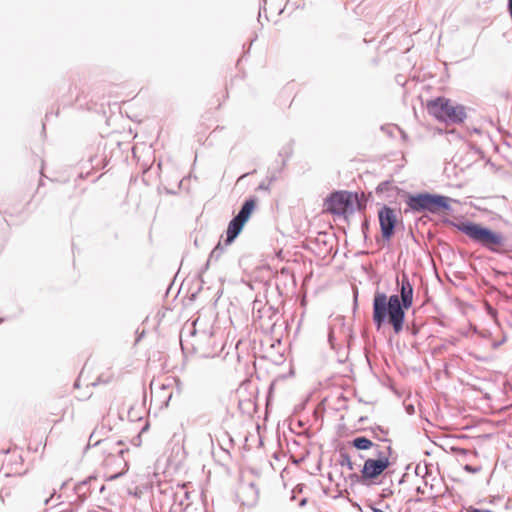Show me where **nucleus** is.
Instances as JSON below:
<instances>
[{"instance_id": "1", "label": "nucleus", "mask_w": 512, "mask_h": 512, "mask_svg": "<svg viewBox=\"0 0 512 512\" xmlns=\"http://www.w3.org/2000/svg\"><path fill=\"white\" fill-rule=\"evenodd\" d=\"M405 309L399 302L396 295H387L385 292L376 290L372 300V320L377 331L383 327L391 326L393 333L399 335L406 323Z\"/></svg>"}, {"instance_id": "2", "label": "nucleus", "mask_w": 512, "mask_h": 512, "mask_svg": "<svg viewBox=\"0 0 512 512\" xmlns=\"http://www.w3.org/2000/svg\"><path fill=\"white\" fill-rule=\"evenodd\" d=\"M399 195L403 199L406 207L404 213H423L439 215L444 212H451V202L454 201L449 196L429 192V191H418L409 192L403 189H399Z\"/></svg>"}, {"instance_id": "3", "label": "nucleus", "mask_w": 512, "mask_h": 512, "mask_svg": "<svg viewBox=\"0 0 512 512\" xmlns=\"http://www.w3.org/2000/svg\"><path fill=\"white\" fill-rule=\"evenodd\" d=\"M463 234L491 253L504 255L512 251L508 238L502 232L482 223L470 220L463 226Z\"/></svg>"}, {"instance_id": "4", "label": "nucleus", "mask_w": 512, "mask_h": 512, "mask_svg": "<svg viewBox=\"0 0 512 512\" xmlns=\"http://www.w3.org/2000/svg\"><path fill=\"white\" fill-rule=\"evenodd\" d=\"M427 113L439 122L445 124H461L467 118L464 105L444 96H438L427 101Z\"/></svg>"}, {"instance_id": "5", "label": "nucleus", "mask_w": 512, "mask_h": 512, "mask_svg": "<svg viewBox=\"0 0 512 512\" xmlns=\"http://www.w3.org/2000/svg\"><path fill=\"white\" fill-rule=\"evenodd\" d=\"M390 458L380 449L375 452V457L367 458L360 470V474L351 473L348 478L352 483L370 487L379 484L377 478L381 476L390 466Z\"/></svg>"}, {"instance_id": "6", "label": "nucleus", "mask_w": 512, "mask_h": 512, "mask_svg": "<svg viewBox=\"0 0 512 512\" xmlns=\"http://www.w3.org/2000/svg\"><path fill=\"white\" fill-rule=\"evenodd\" d=\"M380 236L375 238L377 244L381 242L389 243L396 234L399 225L403 226V221L398 217L394 208L387 204H383L377 212Z\"/></svg>"}, {"instance_id": "7", "label": "nucleus", "mask_w": 512, "mask_h": 512, "mask_svg": "<svg viewBox=\"0 0 512 512\" xmlns=\"http://www.w3.org/2000/svg\"><path fill=\"white\" fill-rule=\"evenodd\" d=\"M351 191L333 190L323 201L324 211L330 215L340 217L346 222L349 220L348 210L352 209L350 201Z\"/></svg>"}, {"instance_id": "8", "label": "nucleus", "mask_w": 512, "mask_h": 512, "mask_svg": "<svg viewBox=\"0 0 512 512\" xmlns=\"http://www.w3.org/2000/svg\"><path fill=\"white\" fill-rule=\"evenodd\" d=\"M103 444L105 445V449L108 451L107 461L120 458L124 464V467L119 472L107 476L108 481H113L124 476L128 471V461L124 458V454L128 452V448L122 447L124 445V441L122 439H118L116 441L112 439H104Z\"/></svg>"}, {"instance_id": "9", "label": "nucleus", "mask_w": 512, "mask_h": 512, "mask_svg": "<svg viewBox=\"0 0 512 512\" xmlns=\"http://www.w3.org/2000/svg\"><path fill=\"white\" fill-rule=\"evenodd\" d=\"M396 284L398 293L394 295L397 296L398 302L409 310L414 302V286L406 273H403L401 278L396 277Z\"/></svg>"}, {"instance_id": "10", "label": "nucleus", "mask_w": 512, "mask_h": 512, "mask_svg": "<svg viewBox=\"0 0 512 512\" xmlns=\"http://www.w3.org/2000/svg\"><path fill=\"white\" fill-rule=\"evenodd\" d=\"M93 482H97V476L90 475L74 485L73 491L76 494L77 501L83 503L93 493Z\"/></svg>"}, {"instance_id": "11", "label": "nucleus", "mask_w": 512, "mask_h": 512, "mask_svg": "<svg viewBox=\"0 0 512 512\" xmlns=\"http://www.w3.org/2000/svg\"><path fill=\"white\" fill-rule=\"evenodd\" d=\"M245 224L246 222H243V220H240L237 216H234L229 221L226 229V237L224 239V243L226 246L231 245L236 240V238L242 232Z\"/></svg>"}, {"instance_id": "12", "label": "nucleus", "mask_w": 512, "mask_h": 512, "mask_svg": "<svg viewBox=\"0 0 512 512\" xmlns=\"http://www.w3.org/2000/svg\"><path fill=\"white\" fill-rule=\"evenodd\" d=\"M130 496L141 500L139 512H150V487L147 484L136 486L134 491L130 489Z\"/></svg>"}, {"instance_id": "13", "label": "nucleus", "mask_w": 512, "mask_h": 512, "mask_svg": "<svg viewBox=\"0 0 512 512\" xmlns=\"http://www.w3.org/2000/svg\"><path fill=\"white\" fill-rule=\"evenodd\" d=\"M110 158L109 161L114 159H121L124 163H128V153L125 154L127 149V142L111 138L110 139Z\"/></svg>"}, {"instance_id": "14", "label": "nucleus", "mask_w": 512, "mask_h": 512, "mask_svg": "<svg viewBox=\"0 0 512 512\" xmlns=\"http://www.w3.org/2000/svg\"><path fill=\"white\" fill-rule=\"evenodd\" d=\"M258 203V198L255 195H252L244 200V202L241 204V207L238 211V213L235 215L240 220H243V222H248L251 215L255 211Z\"/></svg>"}, {"instance_id": "15", "label": "nucleus", "mask_w": 512, "mask_h": 512, "mask_svg": "<svg viewBox=\"0 0 512 512\" xmlns=\"http://www.w3.org/2000/svg\"><path fill=\"white\" fill-rule=\"evenodd\" d=\"M350 201L352 202V209L350 208L348 210L349 216L352 215L354 212H360L364 213L367 209V205L365 204V201L363 198L360 197V194L356 191H351Z\"/></svg>"}, {"instance_id": "16", "label": "nucleus", "mask_w": 512, "mask_h": 512, "mask_svg": "<svg viewBox=\"0 0 512 512\" xmlns=\"http://www.w3.org/2000/svg\"><path fill=\"white\" fill-rule=\"evenodd\" d=\"M350 445L359 451H365L372 447L379 449V445L374 444L369 438L365 436H358L350 441Z\"/></svg>"}, {"instance_id": "17", "label": "nucleus", "mask_w": 512, "mask_h": 512, "mask_svg": "<svg viewBox=\"0 0 512 512\" xmlns=\"http://www.w3.org/2000/svg\"><path fill=\"white\" fill-rule=\"evenodd\" d=\"M294 141L290 140L288 143L282 146V148L278 152V157L282 158V167H286L288 161L293 155L294 148H293Z\"/></svg>"}, {"instance_id": "18", "label": "nucleus", "mask_w": 512, "mask_h": 512, "mask_svg": "<svg viewBox=\"0 0 512 512\" xmlns=\"http://www.w3.org/2000/svg\"><path fill=\"white\" fill-rule=\"evenodd\" d=\"M339 459L337 460L338 464L342 467H346L350 471L354 470L355 463L351 460L350 455L346 451L344 447L339 448Z\"/></svg>"}, {"instance_id": "19", "label": "nucleus", "mask_w": 512, "mask_h": 512, "mask_svg": "<svg viewBox=\"0 0 512 512\" xmlns=\"http://www.w3.org/2000/svg\"><path fill=\"white\" fill-rule=\"evenodd\" d=\"M399 189L400 188L393 185V180L389 179L380 182L375 188V193L377 194V196H382L384 193H388L392 190H396L399 193Z\"/></svg>"}, {"instance_id": "20", "label": "nucleus", "mask_w": 512, "mask_h": 512, "mask_svg": "<svg viewBox=\"0 0 512 512\" xmlns=\"http://www.w3.org/2000/svg\"><path fill=\"white\" fill-rule=\"evenodd\" d=\"M470 220L464 217H460L458 221H454L448 217H443L441 222L449 227L456 228L459 232L463 233V226L468 223Z\"/></svg>"}, {"instance_id": "21", "label": "nucleus", "mask_w": 512, "mask_h": 512, "mask_svg": "<svg viewBox=\"0 0 512 512\" xmlns=\"http://www.w3.org/2000/svg\"><path fill=\"white\" fill-rule=\"evenodd\" d=\"M150 428L148 420H145L141 427H139L137 434L130 439V444L139 447L142 444V435L147 432Z\"/></svg>"}, {"instance_id": "22", "label": "nucleus", "mask_w": 512, "mask_h": 512, "mask_svg": "<svg viewBox=\"0 0 512 512\" xmlns=\"http://www.w3.org/2000/svg\"><path fill=\"white\" fill-rule=\"evenodd\" d=\"M363 430L367 431H371L373 433V437L381 442H391L390 439L388 438H380L378 435H381L384 434V435H387L389 433V430L388 429H385L384 427L380 426V425H376L375 427H369V428H364Z\"/></svg>"}, {"instance_id": "23", "label": "nucleus", "mask_w": 512, "mask_h": 512, "mask_svg": "<svg viewBox=\"0 0 512 512\" xmlns=\"http://www.w3.org/2000/svg\"><path fill=\"white\" fill-rule=\"evenodd\" d=\"M363 430L367 431H371L373 433V437L381 442H391L390 439L388 438H380L378 435H381L384 434V435H387L389 433V430L388 429H385L384 427L380 426V425H376L375 427H369V428H364Z\"/></svg>"}, {"instance_id": "24", "label": "nucleus", "mask_w": 512, "mask_h": 512, "mask_svg": "<svg viewBox=\"0 0 512 512\" xmlns=\"http://www.w3.org/2000/svg\"><path fill=\"white\" fill-rule=\"evenodd\" d=\"M223 251L224 248L221 242H218L217 245L210 252L208 259H210L211 261H217L221 257Z\"/></svg>"}, {"instance_id": "25", "label": "nucleus", "mask_w": 512, "mask_h": 512, "mask_svg": "<svg viewBox=\"0 0 512 512\" xmlns=\"http://www.w3.org/2000/svg\"><path fill=\"white\" fill-rule=\"evenodd\" d=\"M361 231L364 237V242L367 243L369 240L368 234L370 231V219L366 216L361 222Z\"/></svg>"}, {"instance_id": "26", "label": "nucleus", "mask_w": 512, "mask_h": 512, "mask_svg": "<svg viewBox=\"0 0 512 512\" xmlns=\"http://www.w3.org/2000/svg\"><path fill=\"white\" fill-rule=\"evenodd\" d=\"M325 401H326V399L322 400L315 407V409L313 411V415H314L315 419H322L323 418L324 413H325Z\"/></svg>"}, {"instance_id": "27", "label": "nucleus", "mask_w": 512, "mask_h": 512, "mask_svg": "<svg viewBox=\"0 0 512 512\" xmlns=\"http://www.w3.org/2000/svg\"><path fill=\"white\" fill-rule=\"evenodd\" d=\"M245 490L252 494V501L255 502L258 499L259 490L254 482H250L245 487Z\"/></svg>"}, {"instance_id": "28", "label": "nucleus", "mask_w": 512, "mask_h": 512, "mask_svg": "<svg viewBox=\"0 0 512 512\" xmlns=\"http://www.w3.org/2000/svg\"><path fill=\"white\" fill-rule=\"evenodd\" d=\"M144 417L140 415L139 413H136L134 411V407L130 406V423L137 424L139 422H142Z\"/></svg>"}, {"instance_id": "29", "label": "nucleus", "mask_w": 512, "mask_h": 512, "mask_svg": "<svg viewBox=\"0 0 512 512\" xmlns=\"http://www.w3.org/2000/svg\"><path fill=\"white\" fill-rule=\"evenodd\" d=\"M96 433H97V429H95V430L91 433V435H90V437H89L88 445L85 447V450H87V449H88L89 447H91V446H98V445L103 444L104 439H98V440L94 441V439H93V438H94V436H95V434H96Z\"/></svg>"}, {"instance_id": "30", "label": "nucleus", "mask_w": 512, "mask_h": 512, "mask_svg": "<svg viewBox=\"0 0 512 512\" xmlns=\"http://www.w3.org/2000/svg\"><path fill=\"white\" fill-rule=\"evenodd\" d=\"M280 173L277 172L274 168H268V183L271 185L273 182L277 181Z\"/></svg>"}, {"instance_id": "31", "label": "nucleus", "mask_w": 512, "mask_h": 512, "mask_svg": "<svg viewBox=\"0 0 512 512\" xmlns=\"http://www.w3.org/2000/svg\"><path fill=\"white\" fill-rule=\"evenodd\" d=\"M309 400H310V395H308L301 403H299L298 405L295 406L294 413L298 414L301 411H303L306 408V405L309 402Z\"/></svg>"}, {"instance_id": "32", "label": "nucleus", "mask_w": 512, "mask_h": 512, "mask_svg": "<svg viewBox=\"0 0 512 512\" xmlns=\"http://www.w3.org/2000/svg\"><path fill=\"white\" fill-rule=\"evenodd\" d=\"M358 288H354L353 289V306H352V311H353V314L355 315V313L357 312V309H358Z\"/></svg>"}, {"instance_id": "33", "label": "nucleus", "mask_w": 512, "mask_h": 512, "mask_svg": "<svg viewBox=\"0 0 512 512\" xmlns=\"http://www.w3.org/2000/svg\"><path fill=\"white\" fill-rule=\"evenodd\" d=\"M146 334V331L145 329L143 328L142 330H140V328H137L136 331H135V342L134 344H138L141 339L145 336Z\"/></svg>"}, {"instance_id": "34", "label": "nucleus", "mask_w": 512, "mask_h": 512, "mask_svg": "<svg viewBox=\"0 0 512 512\" xmlns=\"http://www.w3.org/2000/svg\"><path fill=\"white\" fill-rule=\"evenodd\" d=\"M393 495V490L391 488H384L382 490V492L380 493V501L379 503L382 502L383 499H386V498H389Z\"/></svg>"}, {"instance_id": "35", "label": "nucleus", "mask_w": 512, "mask_h": 512, "mask_svg": "<svg viewBox=\"0 0 512 512\" xmlns=\"http://www.w3.org/2000/svg\"><path fill=\"white\" fill-rule=\"evenodd\" d=\"M130 153L132 158L137 161V164H140V156H138V147L136 145L130 148Z\"/></svg>"}, {"instance_id": "36", "label": "nucleus", "mask_w": 512, "mask_h": 512, "mask_svg": "<svg viewBox=\"0 0 512 512\" xmlns=\"http://www.w3.org/2000/svg\"><path fill=\"white\" fill-rule=\"evenodd\" d=\"M360 197L364 199L366 205L373 200L372 192H368L367 194L362 193Z\"/></svg>"}, {"instance_id": "37", "label": "nucleus", "mask_w": 512, "mask_h": 512, "mask_svg": "<svg viewBox=\"0 0 512 512\" xmlns=\"http://www.w3.org/2000/svg\"><path fill=\"white\" fill-rule=\"evenodd\" d=\"M92 488H93V492L95 490H98V492L102 493L105 490V485L102 483L98 485V481H97V482L92 483Z\"/></svg>"}, {"instance_id": "38", "label": "nucleus", "mask_w": 512, "mask_h": 512, "mask_svg": "<svg viewBox=\"0 0 512 512\" xmlns=\"http://www.w3.org/2000/svg\"><path fill=\"white\" fill-rule=\"evenodd\" d=\"M464 469L470 473H477L480 471V467H475V466H471V465H465Z\"/></svg>"}, {"instance_id": "39", "label": "nucleus", "mask_w": 512, "mask_h": 512, "mask_svg": "<svg viewBox=\"0 0 512 512\" xmlns=\"http://www.w3.org/2000/svg\"><path fill=\"white\" fill-rule=\"evenodd\" d=\"M258 190H262V191H270V184L269 183H265L264 181H262L258 187H257Z\"/></svg>"}, {"instance_id": "40", "label": "nucleus", "mask_w": 512, "mask_h": 512, "mask_svg": "<svg viewBox=\"0 0 512 512\" xmlns=\"http://www.w3.org/2000/svg\"><path fill=\"white\" fill-rule=\"evenodd\" d=\"M471 149L474 151V153L480 155L481 157H484V152L479 146L472 144Z\"/></svg>"}, {"instance_id": "41", "label": "nucleus", "mask_w": 512, "mask_h": 512, "mask_svg": "<svg viewBox=\"0 0 512 512\" xmlns=\"http://www.w3.org/2000/svg\"><path fill=\"white\" fill-rule=\"evenodd\" d=\"M367 506L371 509L372 512H385L382 509L376 507L375 503H373V502H368Z\"/></svg>"}, {"instance_id": "42", "label": "nucleus", "mask_w": 512, "mask_h": 512, "mask_svg": "<svg viewBox=\"0 0 512 512\" xmlns=\"http://www.w3.org/2000/svg\"><path fill=\"white\" fill-rule=\"evenodd\" d=\"M505 341H506V337H503L500 341L493 342L492 343V348L493 349L499 348Z\"/></svg>"}, {"instance_id": "43", "label": "nucleus", "mask_w": 512, "mask_h": 512, "mask_svg": "<svg viewBox=\"0 0 512 512\" xmlns=\"http://www.w3.org/2000/svg\"><path fill=\"white\" fill-rule=\"evenodd\" d=\"M276 167L274 168L280 174L283 172L285 167H282V161L279 163L278 160L275 161Z\"/></svg>"}, {"instance_id": "44", "label": "nucleus", "mask_w": 512, "mask_h": 512, "mask_svg": "<svg viewBox=\"0 0 512 512\" xmlns=\"http://www.w3.org/2000/svg\"><path fill=\"white\" fill-rule=\"evenodd\" d=\"M211 262L212 261L210 259H207L206 263L200 270V274L204 273L205 271H207L209 269Z\"/></svg>"}, {"instance_id": "45", "label": "nucleus", "mask_w": 512, "mask_h": 512, "mask_svg": "<svg viewBox=\"0 0 512 512\" xmlns=\"http://www.w3.org/2000/svg\"><path fill=\"white\" fill-rule=\"evenodd\" d=\"M211 262L212 261L210 259H207L206 263L200 270V274L204 273L205 271H207L209 269Z\"/></svg>"}, {"instance_id": "46", "label": "nucleus", "mask_w": 512, "mask_h": 512, "mask_svg": "<svg viewBox=\"0 0 512 512\" xmlns=\"http://www.w3.org/2000/svg\"><path fill=\"white\" fill-rule=\"evenodd\" d=\"M396 129L400 132L401 138L406 141L408 139V134L402 130L400 127L396 126Z\"/></svg>"}, {"instance_id": "47", "label": "nucleus", "mask_w": 512, "mask_h": 512, "mask_svg": "<svg viewBox=\"0 0 512 512\" xmlns=\"http://www.w3.org/2000/svg\"><path fill=\"white\" fill-rule=\"evenodd\" d=\"M466 509V512H482V509L476 508L474 506H469Z\"/></svg>"}, {"instance_id": "48", "label": "nucleus", "mask_w": 512, "mask_h": 512, "mask_svg": "<svg viewBox=\"0 0 512 512\" xmlns=\"http://www.w3.org/2000/svg\"><path fill=\"white\" fill-rule=\"evenodd\" d=\"M148 169H149V163H148V161H143V162L141 163V170H142L143 172H146Z\"/></svg>"}, {"instance_id": "49", "label": "nucleus", "mask_w": 512, "mask_h": 512, "mask_svg": "<svg viewBox=\"0 0 512 512\" xmlns=\"http://www.w3.org/2000/svg\"><path fill=\"white\" fill-rule=\"evenodd\" d=\"M406 411L408 414H413L414 413V406L413 405H408L406 406Z\"/></svg>"}, {"instance_id": "50", "label": "nucleus", "mask_w": 512, "mask_h": 512, "mask_svg": "<svg viewBox=\"0 0 512 512\" xmlns=\"http://www.w3.org/2000/svg\"><path fill=\"white\" fill-rule=\"evenodd\" d=\"M381 130L385 131L389 136H391V137L393 136L392 131L389 128H387L386 126H381Z\"/></svg>"}, {"instance_id": "51", "label": "nucleus", "mask_w": 512, "mask_h": 512, "mask_svg": "<svg viewBox=\"0 0 512 512\" xmlns=\"http://www.w3.org/2000/svg\"><path fill=\"white\" fill-rule=\"evenodd\" d=\"M245 404H247V405H249V406H252V405H253V403H252L250 400H249V401H247V402H242V401H240V402H239V408H240V409H243V405H245Z\"/></svg>"}, {"instance_id": "52", "label": "nucleus", "mask_w": 512, "mask_h": 512, "mask_svg": "<svg viewBox=\"0 0 512 512\" xmlns=\"http://www.w3.org/2000/svg\"><path fill=\"white\" fill-rule=\"evenodd\" d=\"M497 130L499 131V133H501V134H503V135H508V136H510V134H509L507 131H505V130H504L502 127H500V126H499V127H497Z\"/></svg>"}, {"instance_id": "53", "label": "nucleus", "mask_w": 512, "mask_h": 512, "mask_svg": "<svg viewBox=\"0 0 512 512\" xmlns=\"http://www.w3.org/2000/svg\"><path fill=\"white\" fill-rule=\"evenodd\" d=\"M255 172H256V170L254 169V170H253V171H251V172L245 173V174H243V175H241V176H240L239 180H241V179L245 178V177H246V176H248V175L254 174Z\"/></svg>"}, {"instance_id": "54", "label": "nucleus", "mask_w": 512, "mask_h": 512, "mask_svg": "<svg viewBox=\"0 0 512 512\" xmlns=\"http://www.w3.org/2000/svg\"><path fill=\"white\" fill-rule=\"evenodd\" d=\"M368 420V417L367 416H361L359 419H358V422L359 423H364Z\"/></svg>"}, {"instance_id": "55", "label": "nucleus", "mask_w": 512, "mask_h": 512, "mask_svg": "<svg viewBox=\"0 0 512 512\" xmlns=\"http://www.w3.org/2000/svg\"><path fill=\"white\" fill-rule=\"evenodd\" d=\"M307 503V498H302L300 501H299V506H305Z\"/></svg>"}, {"instance_id": "56", "label": "nucleus", "mask_w": 512, "mask_h": 512, "mask_svg": "<svg viewBox=\"0 0 512 512\" xmlns=\"http://www.w3.org/2000/svg\"><path fill=\"white\" fill-rule=\"evenodd\" d=\"M472 132H473V133H476V134H481V133H482L481 129H480V128H477V127H474V128L472 129Z\"/></svg>"}, {"instance_id": "57", "label": "nucleus", "mask_w": 512, "mask_h": 512, "mask_svg": "<svg viewBox=\"0 0 512 512\" xmlns=\"http://www.w3.org/2000/svg\"><path fill=\"white\" fill-rule=\"evenodd\" d=\"M387 452H388V453H387L386 455H387L388 457H390V456H391V454H392V452H393L392 447H391L390 445L387 447Z\"/></svg>"}, {"instance_id": "58", "label": "nucleus", "mask_w": 512, "mask_h": 512, "mask_svg": "<svg viewBox=\"0 0 512 512\" xmlns=\"http://www.w3.org/2000/svg\"><path fill=\"white\" fill-rule=\"evenodd\" d=\"M124 412H125V411H124V409H123L122 411H119V412H118V416H119V418H120L122 421L124 420Z\"/></svg>"}, {"instance_id": "59", "label": "nucleus", "mask_w": 512, "mask_h": 512, "mask_svg": "<svg viewBox=\"0 0 512 512\" xmlns=\"http://www.w3.org/2000/svg\"><path fill=\"white\" fill-rule=\"evenodd\" d=\"M456 450H457L460 454H463V455H465V454H466V450H465V449H463V448H457Z\"/></svg>"}, {"instance_id": "60", "label": "nucleus", "mask_w": 512, "mask_h": 512, "mask_svg": "<svg viewBox=\"0 0 512 512\" xmlns=\"http://www.w3.org/2000/svg\"><path fill=\"white\" fill-rule=\"evenodd\" d=\"M70 480H67V481H64L62 484H61V489L65 488L68 483H69Z\"/></svg>"}, {"instance_id": "61", "label": "nucleus", "mask_w": 512, "mask_h": 512, "mask_svg": "<svg viewBox=\"0 0 512 512\" xmlns=\"http://www.w3.org/2000/svg\"><path fill=\"white\" fill-rule=\"evenodd\" d=\"M273 388H274V385H273V384H271V385L269 386V389H268V396L272 393Z\"/></svg>"}, {"instance_id": "62", "label": "nucleus", "mask_w": 512, "mask_h": 512, "mask_svg": "<svg viewBox=\"0 0 512 512\" xmlns=\"http://www.w3.org/2000/svg\"><path fill=\"white\" fill-rule=\"evenodd\" d=\"M473 357H474V359H476L477 361H484V358L479 357V356H477V355H474Z\"/></svg>"}, {"instance_id": "63", "label": "nucleus", "mask_w": 512, "mask_h": 512, "mask_svg": "<svg viewBox=\"0 0 512 512\" xmlns=\"http://www.w3.org/2000/svg\"><path fill=\"white\" fill-rule=\"evenodd\" d=\"M503 144H505V145H507L509 147L512 145L511 141H506V140L503 141Z\"/></svg>"}, {"instance_id": "64", "label": "nucleus", "mask_w": 512, "mask_h": 512, "mask_svg": "<svg viewBox=\"0 0 512 512\" xmlns=\"http://www.w3.org/2000/svg\"><path fill=\"white\" fill-rule=\"evenodd\" d=\"M482 512H494V511L490 510V509H482Z\"/></svg>"}]
</instances>
